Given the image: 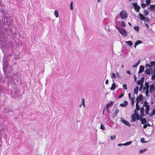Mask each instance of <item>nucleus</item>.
I'll list each match as a JSON object with an SVG mask.
<instances>
[{"label":"nucleus","mask_w":155,"mask_h":155,"mask_svg":"<svg viewBox=\"0 0 155 155\" xmlns=\"http://www.w3.org/2000/svg\"><path fill=\"white\" fill-rule=\"evenodd\" d=\"M116 28L122 36L124 37L127 36V33L124 28H119L117 26H116Z\"/></svg>","instance_id":"obj_1"},{"label":"nucleus","mask_w":155,"mask_h":155,"mask_svg":"<svg viewBox=\"0 0 155 155\" xmlns=\"http://www.w3.org/2000/svg\"><path fill=\"white\" fill-rule=\"evenodd\" d=\"M120 15L121 19H125L127 18L128 14L126 11L123 10L120 12Z\"/></svg>","instance_id":"obj_2"},{"label":"nucleus","mask_w":155,"mask_h":155,"mask_svg":"<svg viewBox=\"0 0 155 155\" xmlns=\"http://www.w3.org/2000/svg\"><path fill=\"white\" fill-rule=\"evenodd\" d=\"M138 103L137 102L136 103V110H134V114L136 116L137 119V120H138L140 118V116L139 114L137 112V111H138L140 110V107L138 105Z\"/></svg>","instance_id":"obj_3"},{"label":"nucleus","mask_w":155,"mask_h":155,"mask_svg":"<svg viewBox=\"0 0 155 155\" xmlns=\"http://www.w3.org/2000/svg\"><path fill=\"white\" fill-rule=\"evenodd\" d=\"M145 86L143 88V90L145 91L146 96H147L149 93V86L148 83L147 82H145Z\"/></svg>","instance_id":"obj_4"},{"label":"nucleus","mask_w":155,"mask_h":155,"mask_svg":"<svg viewBox=\"0 0 155 155\" xmlns=\"http://www.w3.org/2000/svg\"><path fill=\"white\" fill-rule=\"evenodd\" d=\"M149 115L150 117L155 115V106L151 110V112L149 113Z\"/></svg>","instance_id":"obj_5"},{"label":"nucleus","mask_w":155,"mask_h":155,"mask_svg":"<svg viewBox=\"0 0 155 155\" xmlns=\"http://www.w3.org/2000/svg\"><path fill=\"white\" fill-rule=\"evenodd\" d=\"M121 121L125 124L127 125V126L129 127H130V124L127 121L125 120L124 118H121Z\"/></svg>","instance_id":"obj_6"},{"label":"nucleus","mask_w":155,"mask_h":155,"mask_svg":"<svg viewBox=\"0 0 155 155\" xmlns=\"http://www.w3.org/2000/svg\"><path fill=\"white\" fill-rule=\"evenodd\" d=\"M133 5L134 7L135 10L137 12H139L140 9V6L137 5L136 3H134Z\"/></svg>","instance_id":"obj_7"},{"label":"nucleus","mask_w":155,"mask_h":155,"mask_svg":"<svg viewBox=\"0 0 155 155\" xmlns=\"http://www.w3.org/2000/svg\"><path fill=\"white\" fill-rule=\"evenodd\" d=\"M144 109L143 107H141L140 109V116L141 118H142V117L144 116L145 115L144 112Z\"/></svg>","instance_id":"obj_8"},{"label":"nucleus","mask_w":155,"mask_h":155,"mask_svg":"<svg viewBox=\"0 0 155 155\" xmlns=\"http://www.w3.org/2000/svg\"><path fill=\"white\" fill-rule=\"evenodd\" d=\"M155 90V87L153 84H152L150 86L149 92L150 93H153Z\"/></svg>","instance_id":"obj_9"},{"label":"nucleus","mask_w":155,"mask_h":155,"mask_svg":"<svg viewBox=\"0 0 155 155\" xmlns=\"http://www.w3.org/2000/svg\"><path fill=\"white\" fill-rule=\"evenodd\" d=\"M143 96L142 94L140 95L136 98L137 102H139V101L141 102L143 100Z\"/></svg>","instance_id":"obj_10"},{"label":"nucleus","mask_w":155,"mask_h":155,"mask_svg":"<svg viewBox=\"0 0 155 155\" xmlns=\"http://www.w3.org/2000/svg\"><path fill=\"white\" fill-rule=\"evenodd\" d=\"M142 103L143 104V106L142 107H143L144 108V107L146 108L147 107L150 105L148 103L145 101H144Z\"/></svg>","instance_id":"obj_11"},{"label":"nucleus","mask_w":155,"mask_h":155,"mask_svg":"<svg viewBox=\"0 0 155 155\" xmlns=\"http://www.w3.org/2000/svg\"><path fill=\"white\" fill-rule=\"evenodd\" d=\"M131 122H134L136 121V119H137L136 116L135 115H132L131 116Z\"/></svg>","instance_id":"obj_12"},{"label":"nucleus","mask_w":155,"mask_h":155,"mask_svg":"<svg viewBox=\"0 0 155 155\" xmlns=\"http://www.w3.org/2000/svg\"><path fill=\"white\" fill-rule=\"evenodd\" d=\"M144 67L143 66L141 65L140 66L139 70L138 71L139 73H142L144 71Z\"/></svg>","instance_id":"obj_13"},{"label":"nucleus","mask_w":155,"mask_h":155,"mask_svg":"<svg viewBox=\"0 0 155 155\" xmlns=\"http://www.w3.org/2000/svg\"><path fill=\"white\" fill-rule=\"evenodd\" d=\"M128 104V102L126 101H125L124 103L120 104V106L121 107H126Z\"/></svg>","instance_id":"obj_14"},{"label":"nucleus","mask_w":155,"mask_h":155,"mask_svg":"<svg viewBox=\"0 0 155 155\" xmlns=\"http://www.w3.org/2000/svg\"><path fill=\"white\" fill-rule=\"evenodd\" d=\"M150 109V105L145 108V112L146 114L147 115L149 114Z\"/></svg>","instance_id":"obj_15"},{"label":"nucleus","mask_w":155,"mask_h":155,"mask_svg":"<svg viewBox=\"0 0 155 155\" xmlns=\"http://www.w3.org/2000/svg\"><path fill=\"white\" fill-rule=\"evenodd\" d=\"M113 104V103L112 101H111L110 103L107 104L106 106V109H108V108L112 106Z\"/></svg>","instance_id":"obj_16"},{"label":"nucleus","mask_w":155,"mask_h":155,"mask_svg":"<svg viewBox=\"0 0 155 155\" xmlns=\"http://www.w3.org/2000/svg\"><path fill=\"white\" fill-rule=\"evenodd\" d=\"M116 87V85L115 83H114L112 85L111 87L110 88V90H115Z\"/></svg>","instance_id":"obj_17"},{"label":"nucleus","mask_w":155,"mask_h":155,"mask_svg":"<svg viewBox=\"0 0 155 155\" xmlns=\"http://www.w3.org/2000/svg\"><path fill=\"white\" fill-rule=\"evenodd\" d=\"M139 88L138 87H136L134 90V94H137L138 92Z\"/></svg>","instance_id":"obj_18"},{"label":"nucleus","mask_w":155,"mask_h":155,"mask_svg":"<svg viewBox=\"0 0 155 155\" xmlns=\"http://www.w3.org/2000/svg\"><path fill=\"white\" fill-rule=\"evenodd\" d=\"M54 15L55 16L56 18H58L59 16V13L58 12V10H55L54 11Z\"/></svg>","instance_id":"obj_19"},{"label":"nucleus","mask_w":155,"mask_h":155,"mask_svg":"<svg viewBox=\"0 0 155 155\" xmlns=\"http://www.w3.org/2000/svg\"><path fill=\"white\" fill-rule=\"evenodd\" d=\"M140 120L141 121V123L142 124H145L146 122V119L145 118H141Z\"/></svg>","instance_id":"obj_20"},{"label":"nucleus","mask_w":155,"mask_h":155,"mask_svg":"<svg viewBox=\"0 0 155 155\" xmlns=\"http://www.w3.org/2000/svg\"><path fill=\"white\" fill-rule=\"evenodd\" d=\"M125 42L130 46H132L133 45V43L130 41H126Z\"/></svg>","instance_id":"obj_21"},{"label":"nucleus","mask_w":155,"mask_h":155,"mask_svg":"<svg viewBox=\"0 0 155 155\" xmlns=\"http://www.w3.org/2000/svg\"><path fill=\"white\" fill-rule=\"evenodd\" d=\"M150 8L151 11H153L154 10V9L155 10V4L154 5H150Z\"/></svg>","instance_id":"obj_22"},{"label":"nucleus","mask_w":155,"mask_h":155,"mask_svg":"<svg viewBox=\"0 0 155 155\" xmlns=\"http://www.w3.org/2000/svg\"><path fill=\"white\" fill-rule=\"evenodd\" d=\"M145 73L148 74H150V70L149 68L146 69L145 71Z\"/></svg>","instance_id":"obj_23"},{"label":"nucleus","mask_w":155,"mask_h":155,"mask_svg":"<svg viewBox=\"0 0 155 155\" xmlns=\"http://www.w3.org/2000/svg\"><path fill=\"white\" fill-rule=\"evenodd\" d=\"M143 81L141 80H138L137 82V84L138 85L143 84Z\"/></svg>","instance_id":"obj_24"},{"label":"nucleus","mask_w":155,"mask_h":155,"mask_svg":"<svg viewBox=\"0 0 155 155\" xmlns=\"http://www.w3.org/2000/svg\"><path fill=\"white\" fill-rule=\"evenodd\" d=\"M120 25H121L123 27H125V24L124 22L123 21H121Z\"/></svg>","instance_id":"obj_25"},{"label":"nucleus","mask_w":155,"mask_h":155,"mask_svg":"<svg viewBox=\"0 0 155 155\" xmlns=\"http://www.w3.org/2000/svg\"><path fill=\"white\" fill-rule=\"evenodd\" d=\"M139 15L140 16V18L142 20L144 18H145L146 17H144L142 14L141 13L139 14Z\"/></svg>","instance_id":"obj_26"},{"label":"nucleus","mask_w":155,"mask_h":155,"mask_svg":"<svg viewBox=\"0 0 155 155\" xmlns=\"http://www.w3.org/2000/svg\"><path fill=\"white\" fill-rule=\"evenodd\" d=\"M140 61L139 60L138 61L136 64H134L133 65V68H135V67H136L139 64H140Z\"/></svg>","instance_id":"obj_27"},{"label":"nucleus","mask_w":155,"mask_h":155,"mask_svg":"<svg viewBox=\"0 0 155 155\" xmlns=\"http://www.w3.org/2000/svg\"><path fill=\"white\" fill-rule=\"evenodd\" d=\"M134 29L137 32H138L139 31V28L138 26H134Z\"/></svg>","instance_id":"obj_28"},{"label":"nucleus","mask_w":155,"mask_h":155,"mask_svg":"<svg viewBox=\"0 0 155 155\" xmlns=\"http://www.w3.org/2000/svg\"><path fill=\"white\" fill-rule=\"evenodd\" d=\"M73 2H71L70 4V8L71 10H72L73 9Z\"/></svg>","instance_id":"obj_29"},{"label":"nucleus","mask_w":155,"mask_h":155,"mask_svg":"<svg viewBox=\"0 0 155 155\" xmlns=\"http://www.w3.org/2000/svg\"><path fill=\"white\" fill-rule=\"evenodd\" d=\"M136 44L138 45L142 43V42L140 40H137L135 42Z\"/></svg>","instance_id":"obj_30"},{"label":"nucleus","mask_w":155,"mask_h":155,"mask_svg":"<svg viewBox=\"0 0 155 155\" xmlns=\"http://www.w3.org/2000/svg\"><path fill=\"white\" fill-rule=\"evenodd\" d=\"M123 87L124 89L126 90L127 89V85L126 84H124L123 85Z\"/></svg>","instance_id":"obj_31"},{"label":"nucleus","mask_w":155,"mask_h":155,"mask_svg":"<svg viewBox=\"0 0 155 155\" xmlns=\"http://www.w3.org/2000/svg\"><path fill=\"white\" fill-rule=\"evenodd\" d=\"M131 143H132V142L131 141L128 142L124 143V146L128 145L130 144Z\"/></svg>","instance_id":"obj_32"},{"label":"nucleus","mask_w":155,"mask_h":155,"mask_svg":"<svg viewBox=\"0 0 155 155\" xmlns=\"http://www.w3.org/2000/svg\"><path fill=\"white\" fill-rule=\"evenodd\" d=\"M143 13L144 14V15L145 16H147L149 14L148 12L146 10H145L143 11Z\"/></svg>","instance_id":"obj_33"},{"label":"nucleus","mask_w":155,"mask_h":155,"mask_svg":"<svg viewBox=\"0 0 155 155\" xmlns=\"http://www.w3.org/2000/svg\"><path fill=\"white\" fill-rule=\"evenodd\" d=\"M82 105H83V107H85V101H84V99L83 98L82 99Z\"/></svg>","instance_id":"obj_34"},{"label":"nucleus","mask_w":155,"mask_h":155,"mask_svg":"<svg viewBox=\"0 0 155 155\" xmlns=\"http://www.w3.org/2000/svg\"><path fill=\"white\" fill-rule=\"evenodd\" d=\"M111 75H112V76H111L112 78H116V75L115 73H112L111 74Z\"/></svg>","instance_id":"obj_35"},{"label":"nucleus","mask_w":155,"mask_h":155,"mask_svg":"<svg viewBox=\"0 0 155 155\" xmlns=\"http://www.w3.org/2000/svg\"><path fill=\"white\" fill-rule=\"evenodd\" d=\"M146 4L147 5H149L150 3V0H146Z\"/></svg>","instance_id":"obj_36"},{"label":"nucleus","mask_w":155,"mask_h":155,"mask_svg":"<svg viewBox=\"0 0 155 155\" xmlns=\"http://www.w3.org/2000/svg\"><path fill=\"white\" fill-rule=\"evenodd\" d=\"M147 149H145L143 150H141L140 151V153H143L145 151L147 150Z\"/></svg>","instance_id":"obj_37"},{"label":"nucleus","mask_w":155,"mask_h":155,"mask_svg":"<svg viewBox=\"0 0 155 155\" xmlns=\"http://www.w3.org/2000/svg\"><path fill=\"white\" fill-rule=\"evenodd\" d=\"M110 139L111 140H113L116 138L115 135H113L110 136Z\"/></svg>","instance_id":"obj_38"},{"label":"nucleus","mask_w":155,"mask_h":155,"mask_svg":"<svg viewBox=\"0 0 155 155\" xmlns=\"http://www.w3.org/2000/svg\"><path fill=\"white\" fill-rule=\"evenodd\" d=\"M149 20H150L147 17H146L145 18V20L144 21L146 22H148L149 21Z\"/></svg>","instance_id":"obj_39"},{"label":"nucleus","mask_w":155,"mask_h":155,"mask_svg":"<svg viewBox=\"0 0 155 155\" xmlns=\"http://www.w3.org/2000/svg\"><path fill=\"white\" fill-rule=\"evenodd\" d=\"M131 104L132 105H133L134 104V98L132 97L131 98Z\"/></svg>","instance_id":"obj_40"},{"label":"nucleus","mask_w":155,"mask_h":155,"mask_svg":"<svg viewBox=\"0 0 155 155\" xmlns=\"http://www.w3.org/2000/svg\"><path fill=\"white\" fill-rule=\"evenodd\" d=\"M100 128L103 130H105V127L102 124H101Z\"/></svg>","instance_id":"obj_41"},{"label":"nucleus","mask_w":155,"mask_h":155,"mask_svg":"<svg viewBox=\"0 0 155 155\" xmlns=\"http://www.w3.org/2000/svg\"><path fill=\"white\" fill-rule=\"evenodd\" d=\"M141 142L143 143H146L147 142H145L144 141V139L143 138H142L141 139Z\"/></svg>","instance_id":"obj_42"},{"label":"nucleus","mask_w":155,"mask_h":155,"mask_svg":"<svg viewBox=\"0 0 155 155\" xmlns=\"http://www.w3.org/2000/svg\"><path fill=\"white\" fill-rule=\"evenodd\" d=\"M119 112V110L118 109H117L115 111V114L116 115H117V114Z\"/></svg>","instance_id":"obj_43"},{"label":"nucleus","mask_w":155,"mask_h":155,"mask_svg":"<svg viewBox=\"0 0 155 155\" xmlns=\"http://www.w3.org/2000/svg\"><path fill=\"white\" fill-rule=\"evenodd\" d=\"M141 6L143 8H145L146 7V4L144 3H142L141 4Z\"/></svg>","instance_id":"obj_44"},{"label":"nucleus","mask_w":155,"mask_h":155,"mask_svg":"<svg viewBox=\"0 0 155 155\" xmlns=\"http://www.w3.org/2000/svg\"><path fill=\"white\" fill-rule=\"evenodd\" d=\"M150 64L152 65H154L155 64V61H151L150 62Z\"/></svg>","instance_id":"obj_45"},{"label":"nucleus","mask_w":155,"mask_h":155,"mask_svg":"<svg viewBox=\"0 0 155 155\" xmlns=\"http://www.w3.org/2000/svg\"><path fill=\"white\" fill-rule=\"evenodd\" d=\"M124 95V93L121 94H120V95L119 96H118L119 98H121Z\"/></svg>","instance_id":"obj_46"},{"label":"nucleus","mask_w":155,"mask_h":155,"mask_svg":"<svg viewBox=\"0 0 155 155\" xmlns=\"http://www.w3.org/2000/svg\"><path fill=\"white\" fill-rule=\"evenodd\" d=\"M117 145L119 147H121L123 146H124V143H119Z\"/></svg>","instance_id":"obj_47"},{"label":"nucleus","mask_w":155,"mask_h":155,"mask_svg":"<svg viewBox=\"0 0 155 155\" xmlns=\"http://www.w3.org/2000/svg\"><path fill=\"white\" fill-rule=\"evenodd\" d=\"M143 87V84H141V85H140V87L139 88L140 91H141Z\"/></svg>","instance_id":"obj_48"},{"label":"nucleus","mask_w":155,"mask_h":155,"mask_svg":"<svg viewBox=\"0 0 155 155\" xmlns=\"http://www.w3.org/2000/svg\"><path fill=\"white\" fill-rule=\"evenodd\" d=\"M128 95V96H129V99L130 100H131V94H130V93H129Z\"/></svg>","instance_id":"obj_49"},{"label":"nucleus","mask_w":155,"mask_h":155,"mask_svg":"<svg viewBox=\"0 0 155 155\" xmlns=\"http://www.w3.org/2000/svg\"><path fill=\"white\" fill-rule=\"evenodd\" d=\"M147 125L146 124H145L144 125H143V127L145 129L147 128Z\"/></svg>","instance_id":"obj_50"},{"label":"nucleus","mask_w":155,"mask_h":155,"mask_svg":"<svg viewBox=\"0 0 155 155\" xmlns=\"http://www.w3.org/2000/svg\"><path fill=\"white\" fill-rule=\"evenodd\" d=\"M127 73L128 74H131L130 72V71H127Z\"/></svg>","instance_id":"obj_51"},{"label":"nucleus","mask_w":155,"mask_h":155,"mask_svg":"<svg viewBox=\"0 0 155 155\" xmlns=\"http://www.w3.org/2000/svg\"><path fill=\"white\" fill-rule=\"evenodd\" d=\"M145 26H146V27L147 28H149V26L147 24V23L145 24Z\"/></svg>","instance_id":"obj_52"},{"label":"nucleus","mask_w":155,"mask_h":155,"mask_svg":"<svg viewBox=\"0 0 155 155\" xmlns=\"http://www.w3.org/2000/svg\"><path fill=\"white\" fill-rule=\"evenodd\" d=\"M108 79H107L105 81V84H108Z\"/></svg>","instance_id":"obj_53"},{"label":"nucleus","mask_w":155,"mask_h":155,"mask_svg":"<svg viewBox=\"0 0 155 155\" xmlns=\"http://www.w3.org/2000/svg\"><path fill=\"white\" fill-rule=\"evenodd\" d=\"M155 78V75H152V79L154 80Z\"/></svg>","instance_id":"obj_54"},{"label":"nucleus","mask_w":155,"mask_h":155,"mask_svg":"<svg viewBox=\"0 0 155 155\" xmlns=\"http://www.w3.org/2000/svg\"><path fill=\"white\" fill-rule=\"evenodd\" d=\"M116 74L117 76L119 77V74L118 72H117Z\"/></svg>","instance_id":"obj_55"},{"label":"nucleus","mask_w":155,"mask_h":155,"mask_svg":"<svg viewBox=\"0 0 155 155\" xmlns=\"http://www.w3.org/2000/svg\"><path fill=\"white\" fill-rule=\"evenodd\" d=\"M147 66L148 67H151V66L149 64H147Z\"/></svg>","instance_id":"obj_56"},{"label":"nucleus","mask_w":155,"mask_h":155,"mask_svg":"<svg viewBox=\"0 0 155 155\" xmlns=\"http://www.w3.org/2000/svg\"><path fill=\"white\" fill-rule=\"evenodd\" d=\"M136 43H135L134 47L135 48H136L137 46V44H136Z\"/></svg>","instance_id":"obj_57"},{"label":"nucleus","mask_w":155,"mask_h":155,"mask_svg":"<svg viewBox=\"0 0 155 155\" xmlns=\"http://www.w3.org/2000/svg\"><path fill=\"white\" fill-rule=\"evenodd\" d=\"M134 79L135 80V81H136V76H134Z\"/></svg>","instance_id":"obj_58"},{"label":"nucleus","mask_w":155,"mask_h":155,"mask_svg":"<svg viewBox=\"0 0 155 155\" xmlns=\"http://www.w3.org/2000/svg\"><path fill=\"white\" fill-rule=\"evenodd\" d=\"M128 24L129 25H130V26H131V24L130 22H128Z\"/></svg>","instance_id":"obj_59"},{"label":"nucleus","mask_w":155,"mask_h":155,"mask_svg":"<svg viewBox=\"0 0 155 155\" xmlns=\"http://www.w3.org/2000/svg\"><path fill=\"white\" fill-rule=\"evenodd\" d=\"M82 104H81L79 105V107H81V106H82Z\"/></svg>","instance_id":"obj_60"},{"label":"nucleus","mask_w":155,"mask_h":155,"mask_svg":"<svg viewBox=\"0 0 155 155\" xmlns=\"http://www.w3.org/2000/svg\"><path fill=\"white\" fill-rule=\"evenodd\" d=\"M154 74H155V68H154Z\"/></svg>","instance_id":"obj_61"},{"label":"nucleus","mask_w":155,"mask_h":155,"mask_svg":"<svg viewBox=\"0 0 155 155\" xmlns=\"http://www.w3.org/2000/svg\"><path fill=\"white\" fill-rule=\"evenodd\" d=\"M122 68H124V65H122L121 66Z\"/></svg>","instance_id":"obj_62"},{"label":"nucleus","mask_w":155,"mask_h":155,"mask_svg":"<svg viewBox=\"0 0 155 155\" xmlns=\"http://www.w3.org/2000/svg\"><path fill=\"white\" fill-rule=\"evenodd\" d=\"M100 0H97L98 2H100Z\"/></svg>","instance_id":"obj_63"},{"label":"nucleus","mask_w":155,"mask_h":155,"mask_svg":"<svg viewBox=\"0 0 155 155\" xmlns=\"http://www.w3.org/2000/svg\"><path fill=\"white\" fill-rule=\"evenodd\" d=\"M144 20H145V18H144L143 19V20H142L144 21Z\"/></svg>","instance_id":"obj_64"}]
</instances>
